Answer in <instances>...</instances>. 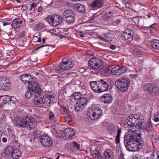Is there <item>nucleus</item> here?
<instances>
[{
    "mask_svg": "<svg viewBox=\"0 0 159 159\" xmlns=\"http://www.w3.org/2000/svg\"><path fill=\"white\" fill-rule=\"evenodd\" d=\"M9 140L13 143L15 142L16 143H17L18 142L17 137H16V136L13 134L10 135Z\"/></svg>",
    "mask_w": 159,
    "mask_h": 159,
    "instance_id": "nucleus-39",
    "label": "nucleus"
},
{
    "mask_svg": "<svg viewBox=\"0 0 159 159\" xmlns=\"http://www.w3.org/2000/svg\"><path fill=\"white\" fill-rule=\"evenodd\" d=\"M40 141L42 144L46 147H49L52 144V139L47 135H43L40 138Z\"/></svg>",
    "mask_w": 159,
    "mask_h": 159,
    "instance_id": "nucleus-14",
    "label": "nucleus"
},
{
    "mask_svg": "<svg viewBox=\"0 0 159 159\" xmlns=\"http://www.w3.org/2000/svg\"><path fill=\"white\" fill-rule=\"evenodd\" d=\"M37 7L36 3L34 2L33 3L31 4L30 6V11H31L32 10L33 8H35Z\"/></svg>",
    "mask_w": 159,
    "mask_h": 159,
    "instance_id": "nucleus-56",
    "label": "nucleus"
},
{
    "mask_svg": "<svg viewBox=\"0 0 159 159\" xmlns=\"http://www.w3.org/2000/svg\"><path fill=\"white\" fill-rule=\"evenodd\" d=\"M124 144L127 148L129 151H134L138 149H141L143 146L140 147V144L139 142H133L131 141H129L126 140L125 138H124Z\"/></svg>",
    "mask_w": 159,
    "mask_h": 159,
    "instance_id": "nucleus-6",
    "label": "nucleus"
},
{
    "mask_svg": "<svg viewBox=\"0 0 159 159\" xmlns=\"http://www.w3.org/2000/svg\"><path fill=\"white\" fill-rule=\"evenodd\" d=\"M135 129H133V130H129L131 131V133L129 135H127L125 137H124V138H125L126 140L129 141H131L134 142L135 141L138 142L139 143V144H140V147L143 146V141L141 137L135 131Z\"/></svg>",
    "mask_w": 159,
    "mask_h": 159,
    "instance_id": "nucleus-3",
    "label": "nucleus"
},
{
    "mask_svg": "<svg viewBox=\"0 0 159 159\" xmlns=\"http://www.w3.org/2000/svg\"><path fill=\"white\" fill-rule=\"evenodd\" d=\"M20 80L24 83H28V84L30 82L31 78L30 75L29 74H24L21 75L20 76Z\"/></svg>",
    "mask_w": 159,
    "mask_h": 159,
    "instance_id": "nucleus-26",
    "label": "nucleus"
},
{
    "mask_svg": "<svg viewBox=\"0 0 159 159\" xmlns=\"http://www.w3.org/2000/svg\"><path fill=\"white\" fill-rule=\"evenodd\" d=\"M97 15L96 13L94 14L91 17H90V20H93V19L96 18L97 16Z\"/></svg>",
    "mask_w": 159,
    "mask_h": 159,
    "instance_id": "nucleus-63",
    "label": "nucleus"
},
{
    "mask_svg": "<svg viewBox=\"0 0 159 159\" xmlns=\"http://www.w3.org/2000/svg\"><path fill=\"white\" fill-rule=\"evenodd\" d=\"M49 47L51 48V47L48 45H43L37 48L36 50H38L39 49L41 48V50L43 52H45V53L48 52L49 49Z\"/></svg>",
    "mask_w": 159,
    "mask_h": 159,
    "instance_id": "nucleus-34",
    "label": "nucleus"
},
{
    "mask_svg": "<svg viewBox=\"0 0 159 159\" xmlns=\"http://www.w3.org/2000/svg\"><path fill=\"white\" fill-rule=\"evenodd\" d=\"M75 8L79 12L82 13L85 11V7L83 5L80 4H77L76 5Z\"/></svg>",
    "mask_w": 159,
    "mask_h": 159,
    "instance_id": "nucleus-37",
    "label": "nucleus"
},
{
    "mask_svg": "<svg viewBox=\"0 0 159 159\" xmlns=\"http://www.w3.org/2000/svg\"><path fill=\"white\" fill-rule=\"evenodd\" d=\"M14 149L13 147L11 146H7L4 151V152L2 154V156L4 157L5 158L7 159L10 157L11 153H12Z\"/></svg>",
    "mask_w": 159,
    "mask_h": 159,
    "instance_id": "nucleus-20",
    "label": "nucleus"
},
{
    "mask_svg": "<svg viewBox=\"0 0 159 159\" xmlns=\"http://www.w3.org/2000/svg\"><path fill=\"white\" fill-rule=\"evenodd\" d=\"M10 82L6 77H0V89L8 91L11 88Z\"/></svg>",
    "mask_w": 159,
    "mask_h": 159,
    "instance_id": "nucleus-11",
    "label": "nucleus"
},
{
    "mask_svg": "<svg viewBox=\"0 0 159 159\" xmlns=\"http://www.w3.org/2000/svg\"><path fill=\"white\" fill-rule=\"evenodd\" d=\"M75 100H79L81 98L83 97V95H82L80 92H75L73 93Z\"/></svg>",
    "mask_w": 159,
    "mask_h": 159,
    "instance_id": "nucleus-41",
    "label": "nucleus"
},
{
    "mask_svg": "<svg viewBox=\"0 0 159 159\" xmlns=\"http://www.w3.org/2000/svg\"><path fill=\"white\" fill-rule=\"evenodd\" d=\"M69 100L71 102H74L75 99V97L73 94L70 97Z\"/></svg>",
    "mask_w": 159,
    "mask_h": 159,
    "instance_id": "nucleus-62",
    "label": "nucleus"
},
{
    "mask_svg": "<svg viewBox=\"0 0 159 159\" xmlns=\"http://www.w3.org/2000/svg\"><path fill=\"white\" fill-rule=\"evenodd\" d=\"M159 157V152H154L150 155L149 158L151 159H158Z\"/></svg>",
    "mask_w": 159,
    "mask_h": 159,
    "instance_id": "nucleus-44",
    "label": "nucleus"
},
{
    "mask_svg": "<svg viewBox=\"0 0 159 159\" xmlns=\"http://www.w3.org/2000/svg\"><path fill=\"white\" fill-rule=\"evenodd\" d=\"M49 119L52 121H55L56 117L55 116L54 113L52 111H50L49 113Z\"/></svg>",
    "mask_w": 159,
    "mask_h": 159,
    "instance_id": "nucleus-46",
    "label": "nucleus"
},
{
    "mask_svg": "<svg viewBox=\"0 0 159 159\" xmlns=\"http://www.w3.org/2000/svg\"><path fill=\"white\" fill-rule=\"evenodd\" d=\"M27 116L22 117H16L15 119V124L16 126L19 127H23L25 128L26 126V122Z\"/></svg>",
    "mask_w": 159,
    "mask_h": 159,
    "instance_id": "nucleus-16",
    "label": "nucleus"
},
{
    "mask_svg": "<svg viewBox=\"0 0 159 159\" xmlns=\"http://www.w3.org/2000/svg\"><path fill=\"white\" fill-rule=\"evenodd\" d=\"M87 100L86 98L83 97L78 100L77 102L79 103V104H80L81 105L84 107L86 104ZM79 105H80V104Z\"/></svg>",
    "mask_w": 159,
    "mask_h": 159,
    "instance_id": "nucleus-42",
    "label": "nucleus"
},
{
    "mask_svg": "<svg viewBox=\"0 0 159 159\" xmlns=\"http://www.w3.org/2000/svg\"><path fill=\"white\" fill-rule=\"evenodd\" d=\"M36 94L34 93L30 89H28L26 92L25 93V97L27 98H30L31 96L35 97Z\"/></svg>",
    "mask_w": 159,
    "mask_h": 159,
    "instance_id": "nucleus-36",
    "label": "nucleus"
},
{
    "mask_svg": "<svg viewBox=\"0 0 159 159\" xmlns=\"http://www.w3.org/2000/svg\"><path fill=\"white\" fill-rule=\"evenodd\" d=\"M25 129L30 130L35 128L36 126V122L35 119L33 117L27 116Z\"/></svg>",
    "mask_w": 159,
    "mask_h": 159,
    "instance_id": "nucleus-12",
    "label": "nucleus"
},
{
    "mask_svg": "<svg viewBox=\"0 0 159 159\" xmlns=\"http://www.w3.org/2000/svg\"><path fill=\"white\" fill-rule=\"evenodd\" d=\"M151 44L153 48L159 50V40L153 39L151 41Z\"/></svg>",
    "mask_w": 159,
    "mask_h": 159,
    "instance_id": "nucleus-31",
    "label": "nucleus"
},
{
    "mask_svg": "<svg viewBox=\"0 0 159 159\" xmlns=\"http://www.w3.org/2000/svg\"><path fill=\"white\" fill-rule=\"evenodd\" d=\"M86 54L88 55L93 56L94 53V52L88 50L86 52Z\"/></svg>",
    "mask_w": 159,
    "mask_h": 159,
    "instance_id": "nucleus-57",
    "label": "nucleus"
},
{
    "mask_svg": "<svg viewBox=\"0 0 159 159\" xmlns=\"http://www.w3.org/2000/svg\"><path fill=\"white\" fill-rule=\"evenodd\" d=\"M98 93H102L106 91L108 89V85L107 83L101 79L98 80Z\"/></svg>",
    "mask_w": 159,
    "mask_h": 159,
    "instance_id": "nucleus-17",
    "label": "nucleus"
},
{
    "mask_svg": "<svg viewBox=\"0 0 159 159\" xmlns=\"http://www.w3.org/2000/svg\"><path fill=\"white\" fill-rule=\"evenodd\" d=\"M60 110L62 114H66L67 113L68 110L66 107H61Z\"/></svg>",
    "mask_w": 159,
    "mask_h": 159,
    "instance_id": "nucleus-50",
    "label": "nucleus"
},
{
    "mask_svg": "<svg viewBox=\"0 0 159 159\" xmlns=\"http://www.w3.org/2000/svg\"><path fill=\"white\" fill-rule=\"evenodd\" d=\"M80 143H78L74 141L70 143L69 148L70 150L73 151L75 150H80Z\"/></svg>",
    "mask_w": 159,
    "mask_h": 159,
    "instance_id": "nucleus-24",
    "label": "nucleus"
},
{
    "mask_svg": "<svg viewBox=\"0 0 159 159\" xmlns=\"http://www.w3.org/2000/svg\"><path fill=\"white\" fill-rule=\"evenodd\" d=\"M143 123L142 120L140 119V117L138 118V119H136L135 122V124L137 126V127H136L138 129H142Z\"/></svg>",
    "mask_w": 159,
    "mask_h": 159,
    "instance_id": "nucleus-33",
    "label": "nucleus"
},
{
    "mask_svg": "<svg viewBox=\"0 0 159 159\" xmlns=\"http://www.w3.org/2000/svg\"><path fill=\"white\" fill-rule=\"evenodd\" d=\"M33 39L34 40L35 42H39L41 41V38L40 37H38L37 36H34Z\"/></svg>",
    "mask_w": 159,
    "mask_h": 159,
    "instance_id": "nucleus-55",
    "label": "nucleus"
},
{
    "mask_svg": "<svg viewBox=\"0 0 159 159\" xmlns=\"http://www.w3.org/2000/svg\"><path fill=\"white\" fill-rule=\"evenodd\" d=\"M26 32L25 31L23 30L21 32L18 33L17 36L18 38H21L22 37H24L25 35Z\"/></svg>",
    "mask_w": 159,
    "mask_h": 159,
    "instance_id": "nucleus-51",
    "label": "nucleus"
},
{
    "mask_svg": "<svg viewBox=\"0 0 159 159\" xmlns=\"http://www.w3.org/2000/svg\"><path fill=\"white\" fill-rule=\"evenodd\" d=\"M126 67L124 66L120 67L117 66L112 68L111 72L113 75H120L124 73L126 71Z\"/></svg>",
    "mask_w": 159,
    "mask_h": 159,
    "instance_id": "nucleus-18",
    "label": "nucleus"
},
{
    "mask_svg": "<svg viewBox=\"0 0 159 159\" xmlns=\"http://www.w3.org/2000/svg\"><path fill=\"white\" fill-rule=\"evenodd\" d=\"M72 130V128H67L64 129V130H62L61 133L65 136H67V135L70 132V131Z\"/></svg>",
    "mask_w": 159,
    "mask_h": 159,
    "instance_id": "nucleus-40",
    "label": "nucleus"
},
{
    "mask_svg": "<svg viewBox=\"0 0 159 159\" xmlns=\"http://www.w3.org/2000/svg\"><path fill=\"white\" fill-rule=\"evenodd\" d=\"M89 64L90 66L96 71L102 69L104 66L102 61L98 58H92L90 59Z\"/></svg>",
    "mask_w": 159,
    "mask_h": 159,
    "instance_id": "nucleus-5",
    "label": "nucleus"
},
{
    "mask_svg": "<svg viewBox=\"0 0 159 159\" xmlns=\"http://www.w3.org/2000/svg\"><path fill=\"white\" fill-rule=\"evenodd\" d=\"M151 10L153 16H156L157 14L156 7H153L151 8Z\"/></svg>",
    "mask_w": 159,
    "mask_h": 159,
    "instance_id": "nucleus-52",
    "label": "nucleus"
},
{
    "mask_svg": "<svg viewBox=\"0 0 159 159\" xmlns=\"http://www.w3.org/2000/svg\"><path fill=\"white\" fill-rule=\"evenodd\" d=\"M63 17L69 23H72L75 21V15L71 10L67 9L65 11L63 14Z\"/></svg>",
    "mask_w": 159,
    "mask_h": 159,
    "instance_id": "nucleus-10",
    "label": "nucleus"
},
{
    "mask_svg": "<svg viewBox=\"0 0 159 159\" xmlns=\"http://www.w3.org/2000/svg\"><path fill=\"white\" fill-rule=\"evenodd\" d=\"M30 80V82L28 84V89L36 94L38 95L41 92L38 84L34 79L31 78Z\"/></svg>",
    "mask_w": 159,
    "mask_h": 159,
    "instance_id": "nucleus-8",
    "label": "nucleus"
},
{
    "mask_svg": "<svg viewBox=\"0 0 159 159\" xmlns=\"http://www.w3.org/2000/svg\"><path fill=\"white\" fill-rule=\"evenodd\" d=\"M75 134V131L72 128V130L70 131V133L67 135L68 139L72 138Z\"/></svg>",
    "mask_w": 159,
    "mask_h": 159,
    "instance_id": "nucleus-49",
    "label": "nucleus"
},
{
    "mask_svg": "<svg viewBox=\"0 0 159 159\" xmlns=\"http://www.w3.org/2000/svg\"><path fill=\"white\" fill-rule=\"evenodd\" d=\"M111 69H112V67L107 66L103 70H104V72L105 73H108L110 71H111Z\"/></svg>",
    "mask_w": 159,
    "mask_h": 159,
    "instance_id": "nucleus-53",
    "label": "nucleus"
},
{
    "mask_svg": "<svg viewBox=\"0 0 159 159\" xmlns=\"http://www.w3.org/2000/svg\"><path fill=\"white\" fill-rule=\"evenodd\" d=\"M144 89L145 91L154 94L158 91V87L157 85L152 83H149L144 85Z\"/></svg>",
    "mask_w": 159,
    "mask_h": 159,
    "instance_id": "nucleus-15",
    "label": "nucleus"
},
{
    "mask_svg": "<svg viewBox=\"0 0 159 159\" xmlns=\"http://www.w3.org/2000/svg\"><path fill=\"white\" fill-rule=\"evenodd\" d=\"M53 16H54L53 20H55L56 25H57V26L58 25L62 22V17L58 15H53Z\"/></svg>",
    "mask_w": 159,
    "mask_h": 159,
    "instance_id": "nucleus-32",
    "label": "nucleus"
},
{
    "mask_svg": "<svg viewBox=\"0 0 159 159\" xmlns=\"http://www.w3.org/2000/svg\"><path fill=\"white\" fill-rule=\"evenodd\" d=\"M154 120L155 121L158 122L159 121V113H157L155 114Z\"/></svg>",
    "mask_w": 159,
    "mask_h": 159,
    "instance_id": "nucleus-54",
    "label": "nucleus"
},
{
    "mask_svg": "<svg viewBox=\"0 0 159 159\" xmlns=\"http://www.w3.org/2000/svg\"><path fill=\"white\" fill-rule=\"evenodd\" d=\"M134 31L130 28L126 29L122 35L123 39L127 42H130L133 40Z\"/></svg>",
    "mask_w": 159,
    "mask_h": 159,
    "instance_id": "nucleus-13",
    "label": "nucleus"
},
{
    "mask_svg": "<svg viewBox=\"0 0 159 159\" xmlns=\"http://www.w3.org/2000/svg\"><path fill=\"white\" fill-rule=\"evenodd\" d=\"M74 65V63L72 61L64 58L62 59L59 67L62 70H67L71 69Z\"/></svg>",
    "mask_w": 159,
    "mask_h": 159,
    "instance_id": "nucleus-9",
    "label": "nucleus"
},
{
    "mask_svg": "<svg viewBox=\"0 0 159 159\" xmlns=\"http://www.w3.org/2000/svg\"><path fill=\"white\" fill-rule=\"evenodd\" d=\"M139 117V115L137 114H132L129 116L126 119L125 122L129 126L128 130L135 129L136 126L135 124V122L136 119Z\"/></svg>",
    "mask_w": 159,
    "mask_h": 159,
    "instance_id": "nucleus-7",
    "label": "nucleus"
},
{
    "mask_svg": "<svg viewBox=\"0 0 159 159\" xmlns=\"http://www.w3.org/2000/svg\"><path fill=\"white\" fill-rule=\"evenodd\" d=\"M98 80L96 81H91L89 85L91 89L95 93H98Z\"/></svg>",
    "mask_w": 159,
    "mask_h": 159,
    "instance_id": "nucleus-27",
    "label": "nucleus"
},
{
    "mask_svg": "<svg viewBox=\"0 0 159 159\" xmlns=\"http://www.w3.org/2000/svg\"><path fill=\"white\" fill-rule=\"evenodd\" d=\"M121 133V129H119L117 131V135L116 136V140L117 143H119L120 142V138Z\"/></svg>",
    "mask_w": 159,
    "mask_h": 159,
    "instance_id": "nucleus-47",
    "label": "nucleus"
},
{
    "mask_svg": "<svg viewBox=\"0 0 159 159\" xmlns=\"http://www.w3.org/2000/svg\"><path fill=\"white\" fill-rule=\"evenodd\" d=\"M142 128L147 131H151L153 129L151 122L149 120L143 122Z\"/></svg>",
    "mask_w": 159,
    "mask_h": 159,
    "instance_id": "nucleus-23",
    "label": "nucleus"
},
{
    "mask_svg": "<svg viewBox=\"0 0 159 159\" xmlns=\"http://www.w3.org/2000/svg\"><path fill=\"white\" fill-rule=\"evenodd\" d=\"M22 22V20L21 18H16L12 22V27L15 30L17 29L21 26Z\"/></svg>",
    "mask_w": 159,
    "mask_h": 159,
    "instance_id": "nucleus-21",
    "label": "nucleus"
},
{
    "mask_svg": "<svg viewBox=\"0 0 159 159\" xmlns=\"http://www.w3.org/2000/svg\"><path fill=\"white\" fill-rule=\"evenodd\" d=\"M132 20L133 21H134L135 24L138 23L139 21V18L136 17L133 18Z\"/></svg>",
    "mask_w": 159,
    "mask_h": 159,
    "instance_id": "nucleus-58",
    "label": "nucleus"
},
{
    "mask_svg": "<svg viewBox=\"0 0 159 159\" xmlns=\"http://www.w3.org/2000/svg\"><path fill=\"white\" fill-rule=\"evenodd\" d=\"M113 152L110 149H107L104 153V159H112Z\"/></svg>",
    "mask_w": 159,
    "mask_h": 159,
    "instance_id": "nucleus-25",
    "label": "nucleus"
},
{
    "mask_svg": "<svg viewBox=\"0 0 159 159\" xmlns=\"http://www.w3.org/2000/svg\"><path fill=\"white\" fill-rule=\"evenodd\" d=\"M49 32L52 34H55L56 33V31L54 29H51L49 30Z\"/></svg>",
    "mask_w": 159,
    "mask_h": 159,
    "instance_id": "nucleus-64",
    "label": "nucleus"
},
{
    "mask_svg": "<svg viewBox=\"0 0 159 159\" xmlns=\"http://www.w3.org/2000/svg\"><path fill=\"white\" fill-rule=\"evenodd\" d=\"M21 152L20 150H14L12 153H11V156L14 159H17L21 156Z\"/></svg>",
    "mask_w": 159,
    "mask_h": 159,
    "instance_id": "nucleus-28",
    "label": "nucleus"
},
{
    "mask_svg": "<svg viewBox=\"0 0 159 159\" xmlns=\"http://www.w3.org/2000/svg\"><path fill=\"white\" fill-rule=\"evenodd\" d=\"M11 100V98L9 96H7V97L5 98L4 99V101H5L6 102H8Z\"/></svg>",
    "mask_w": 159,
    "mask_h": 159,
    "instance_id": "nucleus-61",
    "label": "nucleus"
},
{
    "mask_svg": "<svg viewBox=\"0 0 159 159\" xmlns=\"http://www.w3.org/2000/svg\"><path fill=\"white\" fill-rule=\"evenodd\" d=\"M125 5L127 8H130L131 7V5L129 2H126Z\"/></svg>",
    "mask_w": 159,
    "mask_h": 159,
    "instance_id": "nucleus-60",
    "label": "nucleus"
},
{
    "mask_svg": "<svg viewBox=\"0 0 159 159\" xmlns=\"http://www.w3.org/2000/svg\"><path fill=\"white\" fill-rule=\"evenodd\" d=\"M44 27V25L42 23L37 24L35 25L36 29L38 30H40Z\"/></svg>",
    "mask_w": 159,
    "mask_h": 159,
    "instance_id": "nucleus-48",
    "label": "nucleus"
},
{
    "mask_svg": "<svg viewBox=\"0 0 159 159\" xmlns=\"http://www.w3.org/2000/svg\"><path fill=\"white\" fill-rule=\"evenodd\" d=\"M102 112L99 107L92 106L89 109L88 115L92 120H95L99 118L101 116Z\"/></svg>",
    "mask_w": 159,
    "mask_h": 159,
    "instance_id": "nucleus-4",
    "label": "nucleus"
},
{
    "mask_svg": "<svg viewBox=\"0 0 159 159\" xmlns=\"http://www.w3.org/2000/svg\"><path fill=\"white\" fill-rule=\"evenodd\" d=\"M55 101V98L54 95H44L41 94V92L38 95L37 94L34 97V102L35 106L37 107H41L43 106L49 107L50 104L53 103Z\"/></svg>",
    "mask_w": 159,
    "mask_h": 159,
    "instance_id": "nucleus-1",
    "label": "nucleus"
},
{
    "mask_svg": "<svg viewBox=\"0 0 159 159\" xmlns=\"http://www.w3.org/2000/svg\"><path fill=\"white\" fill-rule=\"evenodd\" d=\"M79 103L77 102L75 105V110L76 111H82L84 107L81 105L80 104V105Z\"/></svg>",
    "mask_w": 159,
    "mask_h": 159,
    "instance_id": "nucleus-43",
    "label": "nucleus"
},
{
    "mask_svg": "<svg viewBox=\"0 0 159 159\" xmlns=\"http://www.w3.org/2000/svg\"><path fill=\"white\" fill-rule=\"evenodd\" d=\"M103 4V0H94L90 5V7L93 10H97L102 7Z\"/></svg>",
    "mask_w": 159,
    "mask_h": 159,
    "instance_id": "nucleus-19",
    "label": "nucleus"
},
{
    "mask_svg": "<svg viewBox=\"0 0 159 159\" xmlns=\"http://www.w3.org/2000/svg\"><path fill=\"white\" fill-rule=\"evenodd\" d=\"M137 74L133 75L131 74L129 75V77L131 79H134L137 77Z\"/></svg>",
    "mask_w": 159,
    "mask_h": 159,
    "instance_id": "nucleus-59",
    "label": "nucleus"
},
{
    "mask_svg": "<svg viewBox=\"0 0 159 159\" xmlns=\"http://www.w3.org/2000/svg\"><path fill=\"white\" fill-rule=\"evenodd\" d=\"M111 34L108 33H106L104 35V38L101 36L99 39L103 41L109 42L112 41Z\"/></svg>",
    "mask_w": 159,
    "mask_h": 159,
    "instance_id": "nucleus-30",
    "label": "nucleus"
},
{
    "mask_svg": "<svg viewBox=\"0 0 159 159\" xmlns=\"http://www.w3.org/2000/svg\"><path fill=\"white\" fill-rule=\"evenodd\" d=\"M132 53L136 57H139L141 55L140 50L138 48H135L131 50Z\"/></svg>",
    "mask_w": 159,
    "mask_h": 159,
    "instance_id": "nucleus-38",
    "label": "nucleus"
},
{
    "mask_svg": "<svg viewBox=\"0 0 159 159\" xmlns=\"http://www.w3.org/2000/svg\"><path fill=\"white\" fill-rule=\"evenodd\" d=\"M115 84L116 87L121 92L127 91L130 84V80L128 78H123L116 80Z\"/></svg>",
    "mask_w": 159,
    "mask_h": 159,
    "instance_id": "nucleus-2",
    "label": "nucleus"
},
{
    "mask_svg": "<svg viewBox=\"0 0 159 159\" xmlns=\"http://www.w3.org/2000/svg\"><path fill=\"white\" fill-rule=\"evenodd\" d=\"M1 66H5L9 64V62L7 59H2L0 61Z\"/></svg>",
    "mask_w": 159,
    "mask_h": 159,
    "instance_id": "nucleus-45",
    "label": "nucleus"
},
{
    "mask_svg": "<svg viewBox=\"0 0 159 159\" xmlns=\"http://www.w3.org/2000/svg\"><path fill=\"white\" fill-rule=\"evenodd\" d=\"M53 18H54V16L53 15H49L46 18L45 20L51 25L53 26H57L56 25L55 20H54Z\"/></svg>",
    "mask_w": 159,
    "mask_h": 159,
    "instance_id": "nucleus-29",
    "label": "nucleus"
},
{
    "mask_svg": "<svg viewBox=\"0 0 159 159\" xmlns=\"http://www.w3.org/2000/svg\"><path fill=\"white\" fill-rule=\"evenodd\" d=\"M92 156L94 159H103L102 157L101 156L100 152L98 151L94 152L92 154Z\"/></svg>",
    "mask_w": 159,
    "mask_h": 159,
    "instance_id": "nucleus-35",
    "label": "nucleus"
},
{
    "mask_svg": "<svg viewBox=\"0 0 159 159\" xmlns=\"http://www.w3.org/2000/svg\"><path fill=\"white\" fill-rule=\"evenodd\" d=\"M100 100L105 103H109L112 100L111 95L109 93H106L100 98Z\"/></svg>",
    "mask_w": 159,
    "mask_h": 159,
    "instance_id": "nucleus-22",
    "label": "nucleus"
}]
</instances>
